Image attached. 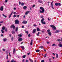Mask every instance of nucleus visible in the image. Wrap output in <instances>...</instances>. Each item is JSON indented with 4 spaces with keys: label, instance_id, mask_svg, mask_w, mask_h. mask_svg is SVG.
<instances>
[{
    "label": "nucleus",
    "instance_id": "f257e3e1",
    "mask_svg": "<svg viewBox=\"0 0 62 62\" xmlns=\"http://www.w3.org/2000/svg\"><path fill=\"white\" fill-rule=\"evenodd\" d=\"M40 9H41V10H40L39 11V12H40V13H44V8L43 7H41L40 8Z\"/></svg>",
    "mask_w": 62,
    "mask_h": 62
},
{
    "label": "nucleus",
    "instance_id": "f03ea898",
    "mask_svg": "<svg viewBox=\"0 0 62 62\" xmlns=\"http://www.w3.org/2000/svg\"><path fill=\"white\" fill-rule=\"evenodd\" d=\"M50 26L53 28V30H54H54H56V27H55V26L54 25H50Z\"/></svg>",
    "mask_w": 62,
    "mask_h": 62
},
{
    "label": "nucleus",
    "instance_id": "7ed1b4c3",
    "mask_svg": "<svg viewBox=\"0 0 62 62\" xmlns=\"http://www.w3.org/2000/svg\"><path fill=\"white\" fill-rule=\"evenodd\" d=\"M10 28H12L13 29H15V26L13 24L11 25L10 26Z\"/></svg>",
    "mask_w": 62,
    "mask_h": 62
},
{
    "label": "nucleus",
    "instance_id": "20e7f679",
    "mask_svg": "<svg viewBox=\"0 0 62 62\" xmlns=\"http://www.w3.org/2000/svg\"><path fill=\"white\" fill-rule=\"evenodd\" d=\"M19 24V20H16L15 21V24Z\"/></svg>",
    "mask_w": 62,
    "mask_h": 62
},
{
    "label": "nucleus",
    "instance_id": "39448f33",
    "mask_svg": "<svg viewBox=\"0 0 62 62\" xmlns=\"http://www.w3.org/2000/svg\"><path fill=\"white\" fill-rule=\"evenodd\" d=\"M55 5L56 6H61V3H55Z\"/></svg>",
    "mask_w": 62,
    "mask_h": 62
},
{
    "label": "nucleus",
    "instance_id": "423d86ee",
    "mask_svg": "<svg viewBox=\"0 0 62 62\" xmlns=\"http://www.w3.org/2000/svg\"><path fill=\"white\" fill-rule=\"evenodd\" d=\"M27 23V21L24 20L22 22V23H23L24 24H26V23Z\"/></svg>",
    "mask_w": 62,
    "mask_h": 62
},
{
    "label": "nucleus",
    "instance_id": "0eeeda50",
    "mask_svg": "<svg viewBox=\"0 0 62 62\" xmlns=\"http://www.w3.org/2000/svg\"><path fill=\"white\" fill-rule=\"evenodd\" d=\"M59 32H60L59 30H57L55 32H54V33H59Z\"/></svg>",
    "mask_w": 62,
    "mask_h": 62
},
{
    "label": "nucleus",
    "instance_id": "6e6552de",
    "mask_svg": "<svg viewBox=\"0 0 62 62\" xmlns=\"http://www.w3.org/2000/svg\"><path fill=\"white\" fill-rule=\"evenodd\" d=\"M36 30H36V29H34L33 30V31L32 32L34 34L35 33H36Z\"/></svg>",
    "mask_w": 62,
    "mask_h": 62
},
{
    "label": "nucleus",
    "instance_id": "1a4fd4ad",
    "mask_svg": "<svg viewBox=\"0 0 62 62\" xmlns=\"http://www.w3.org/2000/svg\"><path fill=\"white\" fill-rule=\"evenodd\" d=\"M53 1H52L51 3V7L53 9H54L53 7Z\"/></svg>",
    "mask_w": 62,
    "mask_h": 62
},
{
    "label": "nucleus",
    "instance_id": "9d476101",
    "mask_svg": "<svg viewBox=\"0 0 62 62\" xmlns=\"http://www.w3.org/2000/svg\"><path fill=\"white\" fill-rule=\"evenodd\" d=\"M23 40V39L21 38H20L19 39H18V41H22Z\"/></svg>",
    "mask_w": 62,
    "mask_h": 62
},
{
    "label": "nucleus",
    "instance_id": "9b49d317",
    "mask_svg": "<svg viewBox=\"0 0 62 62\" xmlns=\"http://www.w3.org/2000/svg\"><path fill=\"white\" fill-rule=\"evenodd\" d=\"M3 6L1 7L0 9V10H1V11H3V9H4L3 8Z\"/></svg>",
    "mask_w": 62,
    "mask_h": 62
},
{
    "label": "nucleus",
    "instance_id": "f8f14e48",
    "mask_svg": "<svg viewBox=\"0 0 62 62\" xmlns=\"http://www.w3.org/2000/svg\"><path fill=\"white\" fill-rule=\"evenodd\" d=\"M12 13H13V12H12L11 13V14L9 15V18H10L11 17V15L12 14Z\"/></svg>",
    "mask_w": 62,
    "mask_h": 62
},
{
    "label": "nucleus",
    "instance_id": "ddd939ff",
    "mask_svg": "<svg viewBox=\"0 0 62 62\" xmlns=\"http://www.w3.org/2000/svg\"><path fill=\"white\" fill-rule=\"evenodd\" d=\"M37 31H41L40 30V29H39V27H38L37 28Z\"/></svg>",
    "mask_w": 62,
    "mask_h": 62
},
{
    "label": "nucleus",
    "instance_id": "4468645a",
    "mask_svg": "<svg viewBox=\"0 0 62 62\" xmlns=\"http://www.w3.org/2000/svg\"><path fill=\"white\" fill-rule=\"evenodd\" d=\"M15 48H14V49L13 50V54H14L15 53Z\"/></svg>",
    "mask_w": 62,
    "mask_h": 62
},
{
    "label": "nucleus",
    "instance_id": "2eb2a0df",
    "mask_svg": "<svg viewBox=\"0 0 62 62\" xmlns=\"http://www.w3.org/2000/svg\"><path fill=\"white\" fill-rule=\"evenodd\" d=\"M21 47L22 48V50H24V47L23 46H21Z\"/></svg>",
    "mask_w": 62,
    "mask_h": 62
},
{
    "label": "nucleus",
    "instance_id": "dca6fc26",
    "mask_svg": "<svg viewBox=\"0 0 62 62\" xmlns=\"http://www.w3.org/2000/svg\"><path fill=\"white\" fill-rule=\"evenodd\" d=\"M48 34L49 36H51L52 35V33L51 32H49L48 33Z\"/></svg>",
    "mask_w": 62,
    "mask_h": 62
},
{
    "label": "nucleus",
    "instance_id": "f3484780",
    "mask_svg": "<svg viewBox=\"0 0 62 62\" xmlns=\"http://www.w3.org/2000/svg\"><path fill=\"white\" fill-rule=\"evenodd\" d=\"M32 42H33V40H31V42L30 43L31 45H33V43H32Z\"/></svg>",
    "mask_w": 62,
    "mask_h": 62
},
{
    "label": "nucleus",
    "instance_id": "a211bd4d",
    "mask_svg": "<svg viewBox=\"0 0 62 62\" xmlns=\"http://www.w3.org/2000/svg\"><path fill=\"white\" fill-rule=\"evenodd\" d=\"M3 41H4V42H6V40H7V39L5 38H4L3 39Z\"/></svg>",
    "mask_w": 62,
    "mask_h": 62
},
{
    "label": "nucleus",
    "instance_id": "6ab92c4d",
    "mask_svg": "<svg viewBox=\"0 0 62 62\" xmlns=\"http://www.w3.org/2000/svg\"><path fill=\"white\" fill-rule=\"evenodd\" d=\"M29 11H27L25 13V15H27V14H28L29 13Z\"/></svg>",
    "mask_w": 62,
    "mask_h": 62
},
{
    "label": "nucleus",
    "instance_id": "aec40b11",
    "mask_svg": "<svg viewBox=\"0 0 62 62\" xmlns=\"http://www.w3.org/2000/svg\"><path fill=\"white\" fill-rule=\"evenodd\" d=\"M44 20V18H43L41 20V23L43 22V21Z\"/></svg>",
    "mask_w": 62,
    "mask_h": 62
},
{
    "label": "nucleus",
    "instance_id": "412c9836",
    "mask_svg": "<svg viewBox=\"0 0 62 62\" xmlns=\"http://www.w3.org/2000/svg\"><path fill=\"white\" fill-rule=\"evenodd\" d=\"M18 27H17L15 31L16 32L18 31Z\"/></svg>",
    "mask_w": 62,
    "mask_h": 62
},
{
    "label": "nucleus",
    "instance_id": "4be33fe9",
    "mask_svg": "<svg viewBox=\"0 0 62 62\" xmlns=\"http://www.w3.org/2000/svg\"><path fill=\"white\" fill-rule=\"evenodd\" d=\"M26 8H27V7L26 6H24L23 7V8L24 9H26Z\"/></svg>",
    "mask_w": 62,
    "mask_h": 62
},
{
    "label": "nucleus",
    "instance_id": "5701e85b",
    "mask_svg": "<svg viewBox=\"0 0 62 62\" xmlns=\"http://www.w3.org/2000/svg\"><path fill=\"white\" fill-rule=\"evenodd\" d=\"M41 23L42 24H46V22H43Z\"/></svg>",
    "mask_w": 62,
    "mask_h": 62
},
{
    "label": "nucleus",
    "instance_id": "b1692460",
    "mask_svg": "<svg viewBox=\"0 0 62 62\" xmlns=\"http://www.w3.org/2000/svg\"><path fill=\"white\" fill-rule=\"evenodd\" d=\"M58 46L59 47H62V45L60 44L58 45Z\"/></svg>",
    "mask_w": 62,
    "mask_h": 62
},
{
    "label": "nucleus",
    "instance_id": "393cba45",
    "mask_svg": "<svg viewBox=\"0 0 62 62\" xmlns=\"http://www.w3.org/2000/svg\"><path fill=\"white\" fill-rule=\"evenodd\" d=\"M38 2L39 3H41L42 2V1L39 0H38Z\"/></svg>",
    "mask_w": 62,
    "mask_h": 62
},
{
    "label": "nucleus",
    "instance_id": "a878e982",
    "mask_svg": "<svg viewBox=\"0 0 62 62\" xmlns=\"http://www.w3.org/2000/svg\"><path fill=\"white\" fill-rule=\"evenodd\" d=\"M18 36L20 37H22V35L21 34H19L18 35Z\"/></svg>",
    "mask_w": 62,
    "mask_h": 62
},
{
    "label": "nucleus",
    "instance_id": "bb28decb",
    "mask_svg": "<svg viewBox=\"0 0 62 62\" xmlns=\"http://www.w3.org/2000/svg\"><path fill=\"white\" fill-rule=\"evenodd\" d=\"M5 27L4 26H3L2 28V30H5Z\"/></svg>",
    "mask_w": 62,
    "mask_h": 62
},
{
    "label": "nucleus",
    "instance_id": "cd10ccee",
    "mask_svg": "<svg viewBox=\"0 0 62 62\" xmlns=\"http://www.w3.org/2000/svg\"><path fill=\"white\" fill-rule=\"evenodd\" d=\"M26 56V55H24V56H23L22 57L23 58H24Z\"/></svg>",
    "mask_w": 62,
    "mask_h": 62
},
{
    "label": "nucleus",
    "instance_id": "c85d7f7f",
    "mask_svg": "<svg viewBox=\"0 0 62 62\" xmlns=\"http://www.w3.org/2000/svg\"><path fill=\"white\" fill-rule=\"evenodd\" d=\"M11 62H16V61H14V60L13 59L12 60Z\"/></svg>",
    "mask_w": 62,
    "mask_h": 62
},
{
    "label": "nucleus",
    "instance_id": "c756f323",
    "mask_svg": "<svg viewBox=\"0 0 62 62\" xmlns=\"http://www.w3.org/2000/svg\"><path fill=\"white\" fill-rule=\"evenodd\" d=\"M29 60L31 62H33V60H32V59H29Z\"/></svg>",
    "mask_w": 62,
    "mask_h": 62
},
{
    "label": "nucleus",
    "instance_id": "7c9ffc66",
    "mask_svg": "<svg viewBox=\"0 0 62 62\" xmlns=\"http://www.w3.org/2000/svg\"><path fill=\"white\" fill-rule=\"evenodd\" d=\"M56 54V58H58V54Z\"/></svg>",
    "mask_w": 62,
    "mask_h": 62
},
{
    "label": "nucleus",
    "instance_id": "2f4dec72",
    "mask_svg": "<svg viewBox=\"0 0 62 62\" xmlns=\"http://www.w3.org/2000/svg\"><path fill=\"white\" fill-rule=\"evenodd\" d=\"M39 32H38V34H37V36H39Z\"/></svg>",
    "mask_w": 62,
    "mask_h": 62
},
{
    "label": "nucleus",
    "instance_id": "473e14b6",
    "mask_svg": "<svg viewBox=\"0 0 62 62\" xmlns=\"http://www.w3.org/2000/svg\"><path fill=\"white\" fill-rule=\"evenodd\" d=\"M3 15L4 17H5V18H6L7 17V16H5V15H4V14H3Z\"/></svg>",
    "mask_w": 62,
    "mask_h": 62
},
{
    "label": "nucleus",
    "instance_id": "72a5a7b5",
    "mask_svg": "<svg viewBox=\"0 0 62 62\" xmlns=\"http://www.w3.org/2000/svg\"><path fill=\"white\" fill-rule=\"evenodd\" d=\"M57 41L59 42L60 41H61V40L60 39H57Z\"/></svg>",
    "mask_w": 62,
    "mask_h": 62
},
{
    "label": "nucleus",
    "instance_id": "f704fd0d",
    "mask_svg": "<svg viewBox=\"0 0 62 62\" xmlns=\"http://www.w3.org/2000/svg\"><path fill=\"white\" fill-rule=\"evenodd\" d=\"M1 33H4V31L3 30H1Z\"/></svg>",
    "mask_w": 62,
    "mask_h": 62
},
{
    "label": "nucleus",
    "instance_id": "c9c22d12",
    "mask_svg": "<svg viewBox=\"0 0 62 62\" xmlns=\"http://www.w3.org/2000/svg\"><path fill=\"white\" fill-rule=\"evenodd\" d=\"M39 51L40 50H37L36 51V52H39Z\"/></svg>",
    "mask_w": 62,
    "mask_h": 62
},
{
    "label": "nucleus",
    "instance_id": "e433bc0d",
    "mask_svg": "<svg viewBox=\"0 0 62 62\" xmlns=\"http://www.w3.org/2000/svg\"><path fill=\"white\" fill-rule=\"evenodd\" d=\"M17 17V15H15L13 16V18H15V17Z\"/></svg>",
    "mask_w": 62,
    "mask_h": 62
},
{
    "label": "nucleus",
    "instance_id": "4c0bfd02",
    "mask_svg": "<svg viewBox=\"0 0 62 62\" xmlns=\"http://www.w3.org/2000/svg\"><path fill=\"white\" fill-rule=\"evenodd\" d=\"M47 54H45V55L44 56V57H46V56H47Z\"/></svg>",
    "mask_w": 62,
    "mask_h": 62
},
{
    "label": "nucleus",
    "instance_id": "58836bf2",
    "mask_svg": "<svg viewBox=\"0 0 62 62\" xmlns=\"http://www.w3.org/2000/svg\"><path fill=\"white\" fill-rule=\"evenodd\" d=\"M12 34H14L15 32H14V31H13L12 32Z\"/></svg>",
    "mask_w": 62,
    "mask_h": 62
},
{
    "label": "nucleus",
    "instance_id": "ea45409f",
    "mask_svg": "<svg viewBox=\"0 0 62 62\" xmlns=\"http://www.w3.org/2000/svg\"><path fill=\"white\" fill-rule=\"evenodd\" d=\"M25 33H27V34H28V31H25Z\"/></svg>",
    "mask_w": 62,
    "mask_h": 62
},
{
    "label": "nucleus",
    "instance_id": "a19ab883",
    "mask_svg": "<svg viewBox=\"0 0 62 62\" xmlns=\"http://www.w3.org/2000/svg\"><path fill=\"white\" fill-rule=\"evenodd\" d=\"M24 5V3L22 2L21 3V6H23Z\"/></svg>",
    "mask_w": 62,
    "mask_h": 62
},
{
    "label": "nucleus",
    "instance_id": "79ce46f5",
    "mask_svg": "<svg viewBox=\"0 0 62 62\" xmlns=\"http://www.w3.org/2000/svg\"><path fill=\"white\" fill-rule=\"evenodd\" d=\"M40 48H41V49H43V46H40Z\"/></svg>",
    "mask_w": 62,
    "mask_h": 62
},
{
    "label": "nucleus",
    "instance_id": "37998d69",
    "mask_svg": "<svg viewBox=\"0 0 62 62\" xmlns=\"http://www.w3.org/2000/svg\"><path fill=\"white\" fill-rule=\"evenodd\" d=\"M50 30L49 29V30H48L47 31L48 32H50Z\"/></svg>",
    "mask_w": 62,
    "mask_h": 62
},
{
    "label": "nucleus",
    "instance_id": "c03bdc74",
    "mask_svg": "<svg viewBox=\"0 0 62 62\" xmlns=\"http://www.w3.org/2000/svg\"><path fill=\"white\" fill-rule=\"evenodd\" d=\"M28 36L29 37H31V35H30V34H29L28 35Z\"/></svg>",
    "mask_w": 62,
    "mask_h": 62
},
{
    "label": "nucleus",
    "instance_id": "a18cd8bd",
    "mask_svg": "<svg viewBox=\"0 0 62 62\" xmlns=\"http://www.w3.org/2000/svg\"><path fill=\"white\" fill-rule=\"evenodd\" d=\"M14 14H17V13H16V12H14Z\"/></svg>",
    "mask_w": 62,
    "mask_h": 62
},
{
    "label": "nucleus",
    "instance_id": "49530a36",
    "mask_svg": "<svg viewBox=\"0 0 62 62\" xmlns=\"http://www.w3.org/2000/svg\"><path fill=\"white\" fill-rule=\"evenodd\" d=\"M13 37H12V38L11 39V40L12 41H13Z\"/></svg>",
    "mask_w": 62,
    "mask_h": 62
},
{
    "label": "nucleus",
    "instance_id": "de8ad7c7",
    "mask_svg": "<svg viewBox=\"0 0 62 62\" xmlns=\"http://www.w3.org/2000/svg\"><path fill=\"white\" fill-rule=\"evenodd\" d=\"M7 59L8 60V55L7 54Z\"/></svg>",
    "mask_w": 62,
    "mask_h": 62
},
{
    "label": "nucleus",
    "instance_id": "09e8293b",
    "mask_svg": "<svg viewBox=\"0 0 62 62\" xmlns=\"http://www.w3.org/2000/svg\"><path fill=\"white\" fill-rule=\"evenodd\" d=\"M4 22V21H2V22H0V23H2Z\"/></svg>",
    "mask_w": 62,
    "mask_h": 62
},
{
    "label": "nucleus",
    "instance_id": "8fccbe9b",
    "mask_svg": "<svg viewBox=\"0 0 62 62\" xmlns=\"http://www.w3.org/2000/svg\"><path fill=\"white\" fill-rule=\"evenodd\" d=\"M8 0H5V2L6 3H7V2H8Z\"/></svg>",
    "mask_w": 62,
    "mask_h": 62
},
{
    "label": "nucleus",
    "instance_id": "3c124183",
    "mask_svg": "<svg viewBox=\"0 0 62 62\" xmlns=\"http://www.w3.org/2000/svg\"><path fill=\"white\" fill-rule=\"evenodd\" d=\"M29 61L28 60H26V62H28Z\"/></svg>",
    "mask_w": 62,
    "mask_h": 62
},
{
    "label": "nucleus",
    "instance_id": "603ef678",
    "mask_svg": "<svg viewBox=\"0 0 62 62\" xmlns=\"http://www.w3.org/2000/svg\"><path fill=\"white\" fill-rule=\"evenodd\" d=\"M35 5H33V6L32 7V8H34V7H35Z\"/></svg>",
    "mask_w": 62,
    "mask_h": 62
},
{
    "label": "nucleus",
    "instance_id": "864d4df0",
    "mask_svg": "<svg viewBox=\"0 0 62 62\" xmlns=\"http://www.w3.org/2000/svg\"><path fill=\"white\" fill-rule=\"evenodd\" d=\"M20 17V15H18L17 16V17L19 18Z\"/></svg>",
    "mask_w": 62,
    "mask_h": 62
},
{
    "label": "nucleus",
    "instance_id": "5fc2aeb1",
    "mask_svg": "<svg viewBox=\"0 0 62 62\" xmlns=\"http://www.w3.org/2000/svg\"><path fill=\"white\" fill-rule=\"evenodd\" d=\"M44 61L43 60H42L41 61V62H44Z\"/></svg>",
    "mask_w": 62,
    "mask_h": 62
},
{
    "label": "nucleus",
    "instance_id": "6e6d98bb",
    "mask_svg": "<svg viewBox=\"0 0 62 62\" xmlns=\"http://www.w3.org/2000/svg\"><path fill=\"white\" fill-rule=\"evenodd\" d=\"M13 9L14 10H16V8H14Z\"/></svg>",
    "mask_w": 62,
    "mask_h": 62
},
{
    "label": "nucleus",
    "instance_id": "4d7b16f0",
    "mask_svg": "<svg viewBox=\"0 0 62 62\" xmlns=\"http://www.w3.org/2000/svg\"><path fill=\"white\" fill-rule=\"evenodd\" d=\"M19 5H21V2L19 1Z\"/></svg>",
    "mask_w": 62,
    "mask_h": 62
},
{
    "label": "nucleus",
    "instance_id": "13d9d810",
    "mask_svg": "<svg viewBox=\"0 0 62 62\" xmlns=\"http://www.w3.org/2000/svg\"><path fill=\"white\" fill-rule=\"evenodd\" d=\"M2 50L4 52V51H5V49H2Z\"/></svg>",
    "mask_w": 62,
    "mask_h": 62
},
{
    "label": "nucleus",
    "instance_id": "bf43d9fd",
    "mask_svg": "<svg viewBox=\"0 0 62 62\" xmlns=\"http://www.w3.org/2000/svg\"><path fill=\"white\" fill-rule=\"evenodd\" d=\"M41 31L42 32V33H44V31Z\"/></svg>",
    "mask_w": 62,
    "mask_h": 62
},
{
    "label": "nucleus",
    "instance_id": "052dcab7",
    "mask_svg": "<svg viewBox=\"0 0 62 62\" xmlns=\"http://www.w3.org/2000/svg\"><path fill=\"white\" fill-rule=\"evenodd\" d=\"M30 54V53L29 52V53H28L27 54L28 55H29Z\"/></svg>",
    "mask_w": 62,
    "mask_h": 62
},
{
    "label": "nucleus",
    "instance_id": "680f3d73",
    "mask_svg": "<svg viewBox=\"0 0 62 62\" xmlns=\"http://www.w3.org/2000/svg\"><path fill=\"white\" fill-rule=\"evenodd\" d=\"M34 26H37V25L36 24H34L33 25Z\"/></svg>",
    "mask_w": 62,
    "mask_h": 62
},
{
    "label": "nucleus",
    "instance_id": "e2e57ef3",
    "mask_svg": "<svg viewBox=\"0 0 62 62\" xmlns=\"http://www.w3.org/2000/svg\"><path fill=\"white\" fill-rule=\"evenodd\" d=\"M43 18V16H41V18Z\"/></svg>",
    "mask_w": 62,
    "mask_h": 62
},
{
    "label": "nucleus",
    "instance_id": "0e129e2a",
    "mask_svg": "<svg viewBox=\"0 0 62 62\" xmlns=\"http://www.w3.org/2000/svg\"><path fill=\"white\" fill-rule=\"evenodd\" d=\"M55 44H53V45H52V46H55Z\"/></svg>",
    "mask_w": 62,
    "mask_h": 62
},
{
    "label": "nucleus",
    "instance_id": "69168bd1",
    "mask_svg": "<svg viewBox=\"0 0 62 62\" xmlns=\"http://www.w3.org/2000/svg\"><path fill=\"white\" fill-rule=\"evenodd\" d=\"M47 42V44H49V43H50V42Z\"/></svg>",
    "mask_w": 62,
    "mask_h": 62
},
{
    "label": "nucleus",
    "instance_id": "338daca9",
    "mask_svg": "<svg viewBox=\"0 0 62 62\" xmlns=\"http://www.w3.org/2000/svg\"><path fill=\"white\" fill-rule=\"evenodd\" d=\"M5 31H7V29H5Z\"/></svg>",
    "mask_w": 62,
    "mask_h": 62
},
{
    "label": "nucleus",
    "instance_id": "774afa93",
    "mask_svg": "<svg viewBox=\"0 0 62 62\" xmlns=\"http://www.w3.org/2000/svg\"><path fill=\"white\" fill-rule=\"evenodd\" d=\"M24 60L23 59L22 61V62H24Z\"/></svg>",
    "mask_w": 62,
    "mask_h": 62
}]
</instances>
